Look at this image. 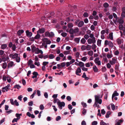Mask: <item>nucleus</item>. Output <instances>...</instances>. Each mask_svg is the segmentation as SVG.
Returning a JSON list of instances; mask_svg holds the SVG:
<instances>
[{
    "label": "nucleus",
    "instance_id": "42",
    "mask_svg": "<svg viewBox=\"0 0 125 125\" xmlns=\"http://www.w3.org/2000/svg\"><path fill=\"white\" fill-rule=\"evenodd\" d=\"M111 107L112 109L114 110L115 109V105L113 104H111Z\"/></svg>",
    "mask_w": 125,
    "mask_h": 125
},
{
    "label": "nucleus",
    "instance_id": "56",
    "mask_svg": "<svg viewBox=\"0 0 125 125\" xmlns=\"http://www.w3.org/2000/svg\"><path fill=\"white\" fill-rule=\"evenodd\" d=\"M44 108V106L43 105L41 104L40 106V109L41 110H43Z\"/></svg>",
    "mask_w": 125,
    "mask_h": 125
},
{
    "label": "nucleus",
    "instance_id": "36",
    "mask_svg": "<svg viewBox=\"0 0 125 125\" xmlns=\"http://www.w3.org/2000/svg\"><path fill=\"white\" fill-rule=\"evenodd\" d=\"M40 36L39 34H37L36 35V36L34 37V38L35 39H38L40 38Z\"/></svg>",
    "mask_w": 125,
    "mask_h": 125
},
{
    "label": "nucleus",
    "instance_id": "48",
    "mask_svg": "<svg viewBox=\"0 0 125 125\" xmlns=\"http://www.w3.org/2000/svg\"><path fill=\"white\" fill-rule=\"evenodd\" d=\"M20 58L18 56L16 58V62H20Z\"/></svg>",
    "mask_w": 125,
    "mask_h": 125
},
{
    "label": "nucleus",
    "instance_id": "16",
    "mask_svg": "<svg viewBox=\"0 0 125 125\" xmlns=\"http://www.w3.org/2000/svg\"><path fill=\"white\" fill-rule=\"evenodd\" d=\"M93 69L94 72L95 73L97 72L98 71V69L97 68V67L95 65L93 67Z\"/></svg>",
    "mask_w": 125,
    "mask_h": 125
},
{
    "label": "nucleus",
    "instance_id": "62",
    "mask_svg": "<svg viewBox=\"0 0 125 125\" xmlns=\"http://www.w3.org/2000/svg\"><path fill=\"white\" fill-rule=\"evenodd\" d=\"M80 53L78 52H77L75 54V57L76 58H79Z\"/></svg>",
    "mask_w": 125,
    "mask_h": 125
},
{
    "label": "nucleus",
    "instance_id": "26",
    "mask_svg": "<svg viewBox=\"0 0 125 125\" xmlns=\"http://www.w3.org/2000/svg\"><path fill=\"white\" fill-rule=\"evenodd\" d=\"M108 45L109 46L111 47H113L114 46L113 43L111 41L109 42Z\"/></svg>",
    "mask_w": 125,
    "mask_h": 125
},
{
    "label": "nucleus",
    "instance_id": "63",
    "mask_svg": "<svg viewBox=\"0 0 125 125\" xmlns=\"http://www.w3.org/2000/svg\"><path fill=\"white\" fill-rule=\"evenodd\" d=\"M105 111L104 109H103L101 110V113L102 115H104L105 113Z\"/></svg>",
    "mask_w": 125,
    "mask_h": 125
},
{
    "label": "nucleus",
    "instance_id": "27",
    "mask_svg": "<svg viewBox=\"0 0 125 125\" xmlns=\"http://www.w3.org/2000/svg\"><path fill=\"white\" fill-rule=\"evenodd\" d=\"M86 49L88 51L90 50L91 48V45H87L86 46Z\"/></svg>",
    "mask_w": 125,
    "mask_h": 125
},
{
    "label": "nucleus",
    "instance_id": "17",
    "mask_svg": "<svg viewBox=\"0 0 125 125\" xmlns=\"http://www.w3.org/2000/svg\"><path fill=\"white\" fill-rule=\"evenodd\" d=\"M111 114V112L110 111H108L106 112L105 115V117L106 118H108L109 117V115Z\"/></svg>",
    "mask_w": 125,
    "mask_h": 125
},
{
    "label": "nucleus",
    "instance_id": "23",
    "mask_svg": "<svg viewBox=\"0 0 125 125\" xmlns=\"http://www.w3.org/2000/svg\"><path fill=\"white\" fill-rule=\"evenodd\" d=\"M79 62L78 66L81 67L84 66V63L81 62Z\"/></svg>",
    "mask_w": 125,
    "mask_h": 125
},
{
    "label": "nucleus",
    "instance_id": "22",
    "mask_svg": "<svg viewBox=\"0 0 125 125\" xmlns=\"http://www.w3.org/2000/svg\"><path fill=\"white\" fill-rule=\"evenodd\" d=\"M109 38L111 40H113V33L111 32L109 34Z\"/></svg>",
    "mask_w": 125,
    "mask_h": 125
},
{
    "label": "nucleus",
    "instance_id": "14",
    "mask_svg": "<svg viewBox=\"0 0 125 125\" xmlns=\"http://www.w3.org/2000/svg\"><path fill=\"white\" fill-rule=\"evenodd\" d=\"M84 24V23L83 21H81L79 22L77 26L79 27H81L83 26Z\"/></svg>",
    "mask_w": 125,
    "mask_h": 125
},
{
    "label": "nucleus",
    "instance_id": "51",
    "mask_svg": "<svg viewBox=\"0 0 125 125\" xmlns=\"http://www.w3.org/2000/svg\"><path fill=\"white\" fill-rule=\"evenodd\" d=\"M83 16L84 17H87L88 16V14L86 12H84L83 14Z\"/></svg>",
    "mask_w": 125,
    "mask_h": 125
},
{
    "label": "nucleus",
    "instance_id": "45",
    "mask_svg": "<svg viewBox=\"0 0 125 125\" xmlns=\"http://www.w3.org/2000/svg\"><path fill=\"white\" fill-rule=\"evenodd\" d=\"M36 93V90H35L34 91L33 93V94L31 95V98H33L34 97L35 95V94Z\"/></svg>",
    "mask_w": 125,
    "mask_h": 125
},
{
    "label": "nucleus",
    "instance_id": "46",
    "mask_svg": "<svg viewBox=\"0 0 125 125\" xmlns=\"http://www.w3.org/2000/svg\"><path fill=\"white\" fill-rule=\"evenodd\" d=\"M87 57H86L85 56L82 58L81 59V60L82 61L85 62L87 60Z\"/></svg>",
    "mask_w": 125,
    "mask_h": 125
},
{
    "label": "nucleus",
    "instance_id": "61",
    "mask_svg": "<svg viewBox=\"0 0 125 125\" xmlns=\"http://www.w3.org/2000/svg\"><path fill=\"white\" fill-rule=\"evenodd\" d=\"M68 107L69 109L70 110L72 109L73 108L72 106L70 104H69L68 105Z\"/></svg>",
    "mask_w": 125,
    "mask_h": 125
},
{
    "label": "nucleus",
    "instance_id": "47",
    "mask_svg": "<svg viewBox=\"0 0 125 125\" xmlns=\"http://www.w3.org/2000/svg\"><path fill=\"white\" fill-rule=\"evenodd\" d=\"M67 35V33H66L65 32H62L61 34V35L63 37H65Z\"/></svg>",
    "mask_w": 125,
    "mask_h": 125
},
{
    "label": "nucleus",
    "instance_id": "64",
    "mask_svg": "<svg viewBox=\"0 0 125 125\" xmlns=\"http://www.w3.org/2000/svg\"><path fill=\"white\" fill-rule=\"evenodd\" d=\"M121 16L123 18L125 17V12H122Z\"/></svg>",
    "mask_w": 125,
    "mask_h": 125
},
{
    "label": "nucleus",
    "instance_id": "35",
    "mask_svg": "<svg viewBox=\"0 0 125 125\" xmlns=\"http://www.w3.org/2000/svg\"><path fill=\"white\" fill-rule=\"evenodd\" d=\"M100 125H109L108 123H106L103 121H101L100 123Z\"/></svg>",
    "mask_w": 125,
    "mask_h": 125
},
{
    "label": "nucleus",
    "instance_id": "1",
    "mask_svg": "<svg viewBox=\"0 0 125 125\" xmlns=\"http://www.w3.org/2000/svg\"><path fill=\"white\" fill-rule=\"evenodd\" d=\"M95 102L94 104L93 105L94 107H97L98 108H99V105L97 103L101 104H102V100L101 99H99V96L97 95H95Z\"/></svg>",
    "mask_w": 125,
    "mask_h": 125
},
{
    "label": "nucleus",
    "instance_id": "39",
    "mask_svg": "<svg viewBox=\"0 0 125 125\" xmlns=\"http://www.w3.org/2000/svg\"><path fill=\"white\" fill-rule=\"evenodd\" d=\"M73 27V24L71 23H69L68 24V27L69 28H70Z\"/></svg>",
    "mask_w": 125,
    "mask_h": 125
},
{
    "label": "nucleus",
    "instance_id": "43",
    "mask_svg": "<svg viewBox=\"0 0 125 125\" xmlns=\"http://www.w3.org/2000/svg\"><path fill=\"white\" fill-rule=\"evenodd\" d=\"M81 49L82 50H85L86 49V46L84 45H82L81 47Z\"/></svg>",
    "mask_w": 125,
    "mask_h": 125
},
{
    "label": "nucleus",
    "instance_id": "31",
    "mask_svg": "<svg viewBox=\"0 0 125 125\" xmlns=\"http://www.w3.org/2000/svg\"><path fill=\"white\" fill-rule=\"evenodd\" d=\"M93 54V52L92 51H90L88 52V54L90 56H92Z\"/></svg>",
    "mask_w": 125,
    "mask_h": 125
},
{
    "label": "nucleus",
    "instance_id": "8",
    "mask_svg": "<svg viewBox=\"0 0 125 125\" xmlns=\"http://www.w3.org/2000/svg\"><path fill=\"white\" fill-rule=\"evenodd\" d=\"M81 71L80 68L79 67H78L75 71L76 74L77 75L81 76V75L79 74V73H80L81 72Z\"/></svg>",
    "mask_w": 125,
    "mask_h": 125
},
{
    "label": "nucleus",
    "instance_id": "7",
    "mask_svg": "<svg viewBox=\"0 0 125 125\" xmlns=\"http://www.w3.org/2000/svg\"><path fill=\"white\" fill-rule=\"evenodd\" d=\"M45 31V29L44 28H42L41 29H39L38 31L37 32V34L43 33Z\"/></svg>",
    "mask_w": 125,
    "mask_h": 125
},
{
    "label": "nucleus",
    "instance_id": "2",
    "mask_svg": "<svg viewBox=\"0 0 125 125\" xmlns=\"http://www.w3.org/2000/svg\"><path fill=\"white\" fill-rule=\"evenodd\" d=\"M58 107L60 109H62V107H64L65 105V103L63 102H60L59 100L58 101L57 103Z\"/></svg>",
    "mask_w": 125,
    "mask_h": 125
},
{
    "label": "nucleus",
    "instance_id": "20",
    "mask_svg": "<svg viewBox=\"0 0 125 125\" xmlns=\"http://www.w3.org/2000/svg\"><path fill=\"white\" fill-rule=\"evenodd\" d=\"M14 63L13 62H9L8 65V68L11 67L13 66Z\"/></svg>",
    "mask_w": 125,
    "mask_h": 125
},
{
    "label": "nucleus",
    "instance_id": "9",
    "mask_svg": "<svg viewBox=\"0 0 125 125\" xmlns=\"http://www.w3.org/2000/svg\"><path fill=\"white\" fill-rule=\"evenodd\" d=\"M43 42H45L46 44H50L51 43V41L50 40H48V39L47 38H45L42 39Z\"/></svg>",
    "mask_w": 125,
    "mask_h": 125
},
{
    "label": "nucleus",
    "instance_id": "3",
    "mask_svg": "<svg viewBox=\"0 0 125 125\" xmlns=\"http://www.w3.org/2000/svg\"><path fill=\"white\" fill-rule=\"evenodd\" d=\"M54 35V33L52 32H50L48 31H46L45 33V35L46 37H51L53 36Z\"/></svg>",
    "mask_w": 125,
    "mask_h": 125
},
{
    "label": "nucleus",
    "instance_id": "32",
    "mask_svg": "<svg viewBox=\"0 0 125 125\" xmlns=\"http://www.w3.org/2000/svg\"><path fill=\"white\" fill-rule=\"evenodd\" d=\"M117 42L118 45L120 44L122 42V40L121 39L118 38L117 40Z\"/></svg>",
    "mask_w": 125,
    "mask_h": 125
},
{
    "label": "nucleus",
    "instance_id": "24",
    "mask_svg": "<svg viewBox=\"0 0 125 125\" xmlns=\"http://www.w3.org/2000/svg\"><path fill=\"white\" fill-rule=\"evenodd\" d=\"M69 32L71 35L73 34L74 33V31L73 29L71 28L69 31Z\"/></svg>",
    "mask_w": 125,
    "mask_h": 125
},
{
    "label": "nucleus",
    "instance_id": "13",
    "mask_svg": "<svg viewBox=\"0 0 125 125\" xmlns=\"http://www.w3.org/2000/svg\"><path fill=\"white\" fill-rule=\"evenodd\" d=\"M32 74H33V76L32 77V78L33 79L37 78V76L38 75V73L35 71L34 72L32 73Z\"/></svg>",
    "mask_w": 125,
    "mask_h": 125
},
{
    "label": "nucleus",
    "instance_id": "28",
    "mask_svg": "<svg viewBox=\"0 0 125 125\" xmlns=\"http://www.w3.org/2000/svg\"><path fill=\"white\" fill-rule=\"evenodd\" d=\"M73 30L74 33H78L79 31V29L78 27H76V28L74 29Z\"/></svg>",
    "mask_w": 125,
    "mask_h": 125
},
{
    "label": "nucleus",
    "instance_id": "44",
    "mask_svg": "<svg viewBox=\"0 0 125 125\" xmlns=\"http://www.w3.org/2000/svg\"><path fill=\"white\" fill-rule=\"evenodd\" d=\"M49 57L50 59H52L54 58V55L51 54L49 55Z\"/></svg>",
    "mask_w": 125,
    "mask_h": 125
},
{
    "label": "nucleus",
    "instance_id": "58",
    "mask_svg": "<svg viewBox=\"0 0 125 125\" xmlns=\"http://www.w3.org/2000/svg\"><path fill=\"white\" fill-rule=\"evenodd\" d=\"M92 49L93 50H94L96 48V46L95 44H93L92 46Z\"/></svg>",
    "mask_w": 125,
    "mask_h": 125
},
{
    "label": "nucleus",
    "instance_id": "6",
    "mask_svg": "<svg viewBox=\"0 0 125 125\" xmlns=\"http://www.w3.org/2000/svg\"><path fill=\"white\" fill-rule=\"evenodd\" d=\"M18 54L17 53H15L13 54H11L9 55V56L12 59H16L18 56Z\"/></svg>",
    "mask_w": 125,
    "mask_h": 125
},
{
    "label": "nucleus",
    "instance_id": "37",
    "mask_svg": "<svg viewBox=\"0 0 125 125\" xmlns=\"http://www.w3.org/2000/svg\"><path fill=\"white\" fill-rule=\"evenodd\" d=\"M86 41L84 38H83L81 40V42L83 44H84L85 42Z\"/></svg>",
    "mask_w": 125,
    "mask_h": 125
},
{
    "label": "nucleus",
    "instance_id": "5",
    "mask_svg": "<svg viewBox=\"0 0 125 125\" xmlns=\"http://www.w3.org/2000/svg\"><path fill=\"white\" fill-rule=\"evenodd\" d=\"M10 101L11 104L12 105H13L15 104L16 106H18L19 105V104L17 102L16 100H15L14 102L13 99H10Z\"/></svg>",
    "mask_w": 125,
    "mask_h": 125
},
{
    "label": "nucleus",
    "instance_id": "30",
    "mask_svg": "<svg viewBox=\"0 0 125 125\" xmlns=\"http://www.w3.org/2000/svg\"><path fill=\"white\" fill-rule=\"evenodd\" d=\"M103 6L105 8H107L109 6V4L107 2L104 3L103 4Z\"/></svg>",
    "mask_w": 125,
    "mask_h": 125
},
{
    "label": "nucleus",
    "instance_id": "12",
    "mask_svg": "<svg viewBox=\"0 0 125 125\" xmlns=\"http://www.w3.org/2000/svg\"><path fill=\"white\" fill-rule=\"evenodd\" d=\"M36 52L35 53L38 54L39 53H41L42 54L43 53V52L41 50H40L38 48H37L36 49Z\"/></svg>",
    "mask_w": 125,
    "mask_h": 125
},
{
    "label": "nucleus",
    "instance_id": "19",
    "mask_svg": "<svg viewBox=\"0 0 125 125\" xmlns=\"http://www.w3.org/2000/svg\"><path fill=\"white\" fill-rule=\"evenodd\" d=\"M10 84H9L7 86H5V87H3L2 89V90L5 89L6 91H7L8 89L10 87Z\"/></svg>",
    "mask_w": 125,
    "mask_h": 125
},
{
    "label": "nucleus",
    "instance_id": "18",
    "mask_svg": "<svg viewBox=\"0 0 125 125\" xmlns=\"http://www.w3.org/2000/svg\"><path fill=\"white\" fill-rule=\"evenodd\" d=\"M7 47V45L6 44H2L1 46V48L2 49H4Z\"/></svg>",
    "mask_w": 125,
    "mask_h": 125
},
{
    "label": "nucleus",
    "instance_id": "29",
    "mask_svg": "<svg viewBox=\"0 0 125 125\" xmlns=\"http://www.w3.org/2000/svg\"><path fill=\"white\" fill-rule=\"evenodd\" d=\"M80 40V38H75L74 40V41L77 43H78L79 42Z\"/></svg>",
    "mask_w": 125,
    "mask_h": 125
},
{
    "label": "nucleus",
    "instance_id": "21",
    "mask_svg": "<svg viewBox=\"0 0 125 125\" xmlns=\"http://www.w3.org/2000/svg\"><path fill=\"white\" fill-rule=\"evenodd\" d=\"M123 121V120L121 119L115 124V125H121L120 123L122 122Z\"/></svg>",
    "mask_w": 125,
    "mask_h": 125
},
{
    "label": "nucleus",
    "instance_id": "40",
    "mask_svg": "<svg viewBox=\"0 0 125 125\" xmlns=\"http://www.w3.org/2000/svg\"><path fill=\"white\" fill-rule=\"evenodd\" d=\"M114 94V96H118L119 95V94L116 91H115L114 92L112 95Z\"/></svg>",
    "mask_w": 125,
    "mask_h": 125
},
{
    "label": "nucleus",
    "instance_id": "60",
    "mask_svg": "<svg viewBox=\"0 0 125 125\" xmlns=\"http://www.w3.org/2000/svg\"><path fill=\"white\" fill-rule=\"evenodd\" d=\"M90 28L92 31H93L94 30L95 27L93 25H92L91 26Z\"/></svg>",
    "mask_w": 125,
    "mask_h": 125
},
{
    "label": "nucleus",
    "instance_id": "59",
    "mask_svg": "<svg viewBox=\"0 0 125 125\" xmlns=\"http://www.w3.org/2000/svg\"><path fill=\"white\" fill-rule=\"evenodd\" d=\"M48 63L49 62H43L42 65H43V66H45L48 64Z\"/></svg>",
    "mask_w": 125,
    "mask_h": 125
},
{
    "label": "nucleus",
    "instance_id": "54",
    "mask_svg": "<svg viewBox=\"0 0 125 125\" xmlns=\"http://www.w3.org/2000/svg\"><path fill=\"white\" fill-rule=\"evenodd\" d=\"M22 96L21 95L18 96V99L20 101H21L22 100Z\"/></svg>",
    "mask_w": 125,
    "mask_h": 125
},
{
    "label": "nucleus",
    "instance_id": "57",
    "mask_svg": "<svg viewBox=\"0 0 125 125\" xmlns=\"http://www.w3.org/2000/svg\"><path fill=\"white\" fill-rule=\"evenodd\" d=\"M61 119V117L59 116H58L56 118V121H58Z\"/></svg>",
    "mask_w": 125,
    "mask_h": 125
},
{
    "label": "nucleus",
    "instance_id": "33",
    "mask_svg": "<svg viewBox=\"0 0 125 125\" xmlns=\"http://www.w3.org/2000/svg\"><path fill=\"white\" fill-rule=\"evenodd\" d=\"M7 66V64L6 62H4L3 64V65L2 66V68L5 69L6 68Z\"/></svg>",
    "mask_w": 125,
    "mask_h": 125
},
{
    "label": "nucleus",
    "instance_id": "25",
    "mask_svg": "<svg viewBox=\"0 0 125 125\" xmlns=\"http://www.w3.org/2000/svg\"><path fill=\"white\" fill-rule=\"evenodd\" d=\"M101 40L98 39L97 41V44L99 46H101Z\"/></svg>",
    "mask_w": 125,
    "mask_h": 125
},
{
    "label": "nucleus",
    "instance_id": "41",
    "mask_svg": "<svg viewBox=\"0 0 125 125\" xmlns=\"http://www.w3.org/2000/svg\"><path fill=\"white\" fill-rule=\"evenodd\" d=\"M33 63V61L31 59H30L29 61L28 62V65L29 66L30 64H31Z\"/></svg>",
    "mask_w": 125,
    "mask_h": 125
},
{
    "label": "nucleus",
    "instance_id": "34",
    "mask_svg": "<svg viewBox=\"0 0 125 125\" xmlns=\"http://www.w3.org/2000/svg\"><path fill=\"white\" fill-rule=\"evenodd\" d=\"M21 87L19 84L16 85L14 86V88H17L19 89Z\"/></svg>",
    "mask_w": 125,
    "mask_h": 125
},
{
    "label": "nucleus",
    "instance_id": "4",
    "mask_svg": "<svg viewBox=\"0 0 125 125\" xmlns=\"http://www.w3.org/2000/svg\"><path fill=\"white\" fill-rule=\"evenodd\" d=\"M88 43L89 44H90L93 43H95L96 42L95 39V37L93 38V39L89 38L87 40Z\"/></svg>",
    "mask_w": 125,
    "mask_h": 125
},
{
    "label": "nucleus",
    "instance_id": "52",
    "mask_svg": "<svg viewBox=\"0 0 125 125\" xmlns=\"http://www.w3.org/2000/svg\"><path fill=\"white\" fill-rule=\"evenodd\" d=\"M97 124V122L95 121H93L92 123V125H96Z\"/></svg>",
    "mask_w": 125,
    "mask_h": 125
},
{
    "label": "nucleus",
    "instance_id": "55",
    "mask_svg": "<svg viewBox=\"0 0 125 125\" xmlns=\"http://www.w3.org/2000/svg\"><path fill=\"white\" fill-rule=\"evenodd\" d=\"M81 104H82V105H83V106L84 107H86L87 106V105H86V104L85 103H84L83 102H82Z\"/></svg>",
    "mask_w": 125,
    "mask_h": 125
},
{
    "label": "nucleus",
    "instance_id": "53",
    "mask_svg": "<svg viewBox=\"0 0 125 125\" xmlns=\"http://www.w3.org/2000/svg\"><path fill=\"white\" fill-rule=\"evenodd\" d=\"M99 58H98L97 57L95 58L94 61L95 63H97V62L98 61H99Z\"/></svg>",
    "mask_w": 125,
    "mask_h": 125
},
{
    "label": "nucleus",
    "instance_id": "10",
    "mask_svg": "<svg viewBox=\"0 0 125 125\" xmlns=\"http://www.w3.org/2000/svg\"><path fill=\"white\" fill-rule=\"evenodd\" d=\"M116 20H117L116 22H118L119 24H123L124 23L123 20L122 18H118Z\"/></svg>",
    "mask_w": 125,
    "mask_h": 125
},
{
    "label": "nucleus",
    "instance_id": "49",
    "mask_svg": "<svg viewBox=\"0 0 125 125\" xmlns=\"http://www.w3.org/2000/svg\"><path fill=\"white\" fill-rule=\"evenodd\" d=\"M66 65V62H63L61 63V65L62 68H63Z\"/></svg>",
    "mask_w": 125,
    "mask_h": 125
},
{
    "label": "nucleus",
    "instance_id": "38",
    "mask_svg": "<svg viewBox=\"0 0 125 125\" xmlns=\"http://www.w3.org/2000/svg\"><path fill=\"white\" fill-rule=\"evenodd\" d=\"M70 50L68 51H64L63 52V53L65 55H66L70 54Z\"/></svg>",
    "mask_w": 125,
    "mask_h": 125
},
{
    "label": "nucleus",
    "instance_id": "11",
    "mask_svg": "<svg viewBox=\"0 0 125 125\" xmlns=\"http://www.w3.org/2000/svg\"><path fill=\"white\" fill-rule=\"evenodd\" d=\"M26 36L28 37H30L31 36L32 34L31 32H30L29 30H27L26 31Z\"/></svg>",
    "mask_w": 125,
    "mask_h": 125
},
{
    "label": "nucleus",
    "instance_id": "50",
    "mask_svg": "<svg viewBox=\"0 0 125 125\" xmlns=\"http://www.w3.org/2000/svg\"><path fill=\"white\" fill-rule=\"evenodd\" d=\"M119 29L121 30H122L123 29V25H120L119 26Z\"/></svg>",
    "mask_w": 125,
    "mask_h": 125
},
{
    "label": "nucleus",
    "instance_id": "15",
    "mask_svg": "<svg viewBox=\"0 0 125 125\" xmlns=\"http://www.w3.org/2000/svg\"><path fill=\"white\" fill-rule=\"evenodd\" d=\"M24 32V31L23 30H19L17 32V34L18 36H20Z\"/></svg>",
    "mask_w": 125,
    "mask_h": 125
}]
</instances>
